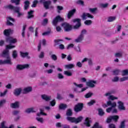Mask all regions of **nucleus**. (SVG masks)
<instances>
[{
  "label": "nucleus",
  "instance_id": "1",
  "mask_svg": "<svg viewBox=\"0 0 128 128\" xmlns=\"http://www.w3.org/2000/svg\"><path fill=\"white\" fill-rule=\"evenodd\" d=\"M72 110L71 108H68L66 112V120L68 122H70L72 124H78L84 118L82 116H80L77 118L75 117H72Z\"/></svg>",
  "mask_w": 128,
  "mask_h": 128
},
{
  "label": "nucleus",
  "instance_id": "2",
  "mask_svg": "<svg viewBox=\"0 0 128 128\" xmlns=\"http://www.w3.org/2000/svg\"><path fill=\"white\" fill-rule=\"evenodd\" d=\"M4 8L5 10H14L15 12H16L18 14V17L20 18L21 16H22V14L20 12V7H16L12 4H9V5H6L4 6Z\"/></svg>",
  "mask_w": 128,
  "mask_h": 128
},
{
  "label": "nucleus",
  "instance_id": "3",
  "mask_svg": "<svg viewBox=\"0 0 128 128\" xmlns=\"http://www.w3.org/2000/svg\"><path fill=\"white\" fill-rule=\"evenodd\" d=\"M1 56L4 58H6V60H0V64H12V59L10 58V57L6 55L4 56L3 53L1 54Z\"/></svg>",
  "mask_w": 128,
  "mask_h": 128
},
{
  "label": "nucleus",
  "instance_id": "4",
  "mask_svg": "<svg viewBox=\"0 0 128 128\" xmlns=\"http://www.w3.org/2000/svg\"><path fill=\"white\" fill-rule=\"evenodd\" d=\"M108 106H111V107H110L106 109V112H108V114H110V112H112V108L116 106V102H112V101L109 100L107 102V105L105 104V106L106 107Z\"/></svg>",
  "mask_w": 128,
  "mask_h": 128
},
{
  "label": "nucleus",
  "instance_id": "5",
  "mask_svg": "<svg viewBox=\"0 0 128 128\" xmlns=\"http://www.w3.org/2000/svg\"><path fill=\"white\" fill-rule=\"evenodd\" d=\"M16 48V46H12L10 44L7 45L6 46V49L3 50L2 52V54H3V56H9V58H10V50H12V48Z\"/></svg>",
  "mask_w": 128,
  "mask_h": 128
},
{
  "label": "nucleus",
  "instance_id": "6",
  "mask_svg": "<svg viewBox=\"0 0 128 128\" xmlns=\"http://www.w3.org/2000/svg\"><path fill=\"white\" fill-rule=\"evenodd\" d=\"M64 19L62 18L60 15L57 16L52 22V24H53L54 26H58V22H64Z\"/></svg>",
  "mask_w": 128,
  "mask_h": 128
},
{
  "label": "nucleus",
  "instance_id": "7",
  "mask_svg": "<svg viewBox=\"0 0 128 128\" xmlns=\"http://www.w3.org/2000/svg\"><path fill=\"white\" fill-rule=\"evenodd\" d=\"M86 29H84L82 30L80 35L78 36V38L75 40V42H82L84 40V34H86Z\"/></svg>",
  "mask_w": 128,
  "mask_h": 128
},
{
  "label": "nucleus",
  "instance_id": "8",
  "mask_svg": "<svg viewBox=\"0 0 128 128\" xmlns=\"http://www.w3.org/2000/svg\"><path fill=\"white\" fill-rule=\"evenodd\" d=\"M84 108V103H78L74 107V110L76 112H82Z\"/></svg>",
  "mask_w": 128,
  "mask_h": 128
},
{
  "label": "nucleus",
  "instance_id": "9",
  "mask_svg": "<svg viewBox=\"0 0 128 128\" xmlns=\"http://www.w3.org/2000/svg\"><path fill=\"white\" fill-rule=\"evenodd\" d=\"M62 26H64L65 32H70L72 30V26L67 22H64L62 24Z\"/></svg>",
  "mask_w": 128,
  "mask_h": 128
},
{
  "label": "nucleus",
  "instance_id": "10",
  "mask_svg": "<svg viewBox=\"0 0 128 128\" xmlns=\"http://www.w3.org/2000/svg\"><path fill=\"white\" fill-rule=\"evenodd\" d=\"M50 4H52V1L49 0L46 1L43 6L46 10H54V6Z\"/></svg>",
  "mask_w": 128,
  "mask_h": 128
},
{
  "label": "nucleus",
  "instance_id": "11",
  "mask_svg": "<svg viewBox=\"0 0 128 128\" xmlns=\"http://www.w3.org/2000/svg\"><path fill=\"white\" fill-rule=\"evenodd\" d=\"M80 20H81L80 18H75L72 20L73 22H78V24L74 26L73 27L74 30H78V28H79L80 26H82Z\"/></svg>",
  "mask_w": 128,
  "mask_h": 128
},
{
  "label": "nucleus",
  "instance_id": "12",
  "mask_svg": "<svg viewBox=\"0 0 128 128\" xmlns=\"http://www.w3.org/2000/svg\"><path fill=\"white\" fill-rule=\"evenodd\" d=\"M76 12V8H74L68 12L67 14V18L68 20H70L72 16H74V14Z\"/></svg>",
  "mask_w": 128,
  "mask_h": 128
},
{
  "label": "nucleus",
  "instance_id": "13",
  "mask_svg": "<svg viewBox=\"0 0 128 128\" xmlns=\"http://www.w3.org/2000/svg\"><path fill=\"white\" fill-rule=\"evenodd\" d=\"M16 22V20H14V18H12L10 16L8 17L7 20H6V26H14V24H12V22Z\"/></svg>",
  "mask_w": 128,
  "mask_h": 128
},
{
  "label": "nucleus",
  "instance_id": "14",
  "mask_svg": "<svg viewBox=\"0 0 128 128\" xmlns=\"http://www.w3.org/2000/svg\"><path fill=\"white\" fill-rule=\"evenodd\" d=\"M29 67H30V65L28 64H25L24 65L18 64L16 66V68L17 70H20L24 68H28Z\"/></svg>",
  "mask_w": 128,
  "mask_h": 128
},
{
  "label": "nucleus",
  "instance_id": "15",
  "mask_svg": "<svg viewBox=\"0 0 128 128\" xmlns=\"http://www.w3.org/2000/svg\"><path fill=\"white\" fill-rule=\"evenodd\" d=\"M118 108L120 110H126V107L124 106V102L122 101L118 102Z\"/></svg>",
  "mask_w": 128,
  "mask_h": 128
},
{
  "label": "nucleus",
  "instance_id": "16",
  "mask_svg": "<svg viewBox=\"0 0 128 128\" xmlns=\"http://www.w3.org/2000/svg\"><path fill=\"white\" fill-rule=\"evenodd\" d=\"M94 84H96V81L91 80L86 82V85L88 86H90V88H94L96 86Z\"/></svg>",
  "mask_w": 128,
  "mask_h": 128
},
{
  "label": "nucleus",
  "instance_id": "17",
  "mask_svg": "<svg viewBox=\"0 0 128 128\" xmlns=\"http://www.w3.org/2000/svg\"><path fill=\"white\" fill-rule=\"evenodd\" d=\"M22 88H17L14 90V94L16 96H18L22 93Z\"/></svg>",
  "mask_w": 128,
  "mask_h": 128
},
{
  "label": "nucleus",
  "instance_id": "18",
  "mask_svg": "<svg viewBox=\"0 0 128 128\" xmlns=\"http://www.w3.org/2000/svg\"><path fill=\"white\" fill-rule=\"evenodd\" d=\"M10 106L12 108H20V102H16L14 103H12L10 104Z\"/></svg>",
  "mask_w": 128,
  "mask_h": 128
},
{
  "label": "nucleus",
  "instance_id": "19",
  "mask_svg": "<svg viewBox=\"0 0 128 128\" xmlns=\"http://www.w3.org/2000/svg\"><path fill=\"white\" fill-rule=\"evenodd\" d=\"M12 29H6L4 30V36H10V34H12Z\"/></svg>",
  "mask_w": 128,
  "mask_h": 128
},
{
  "label": "nucleus",
  "instance_id": "20",
  "mask_svg": "<svg viewBox=\"0 0 128 128\" xmlns=\"http://www.w3.org/2000/svg\"><path fill=\"white\" fill-rule=\"evenodd\" d=\"M41 96L42 99L44 100H46V102H50V100L52 98V96H48L46 94H42Z\"/></svg>",
  "mask_w": 128,
  "mask_h": 128
},
{
  "label": "nucleus",
  "instance_id": "21",
  "mask_svg": "<svg viewBox=\"0 0 128 128\" xmlns=\"http://www.w3.org/2000/svg\"><path fill=\"white\" fill-rule=\"evenodd\" d=\"M111 118H112V122H118L120 118V116L118 115L111 116Z\"/></svg>",
  "mask_w": 128,
  "mask_h": 128
},
{
  "label": "nucleus",
  "instance_id": "22",
  "mask_svg": "<svg viewBox=\"0 0 128 128\" xmlns=\"http://www.w3.org/2000/svg\"><path fill=\"white\" fill-rule=\"evenodd\" d=\"M32 87H28L22 90V93L24 94H28V92H32Z\"/></svg>",
  "mask_w": 128,
  "mask_h": 128
},
{
  "label": "nucleus",
  "instance_id": "23",
  "mask_svg": "<svg viewBox=\"0 0 128 128\" xmlns=\"http://www.w3.org/2000/svg\"><path fill=\"white\" fill-rule=\"evenodd\" d=\"M34 11L32 10H30V11L28 12V18H34Z\"/></svg>",
  "mask_w": 128,
  "mask_h": 128
},
{
  "label": "nucleus",
  "instance_id": "24",
  "mask_svg": "<svg viewBox=\"0 0 128 128\" xmlns=\"http://www.w3.org/2000/svg\"><path fill=\"white\" fill-rule=\"evenodd\" d=\"M60 42H64V40L62 39H58V40H54V46H60Z\"/></svg>",
  "mask_w": 128,
  "mask_h": 128
},
{
  "label": "nucleus",
  "instance_id": "25",
  "mask_svg": "<svg viewBox=\"0 0 128 128\" xmlns=\"http://www.w3.org/2000/svg\"><path fill=\"white\" fill-rule=\"evenodd\" d=\"M84 124L88 128L90 126V118H86Z\"/></svg>",
  "mask_w": 128,
  "mask_h": 128
},
{
  "label": "nucleus",
  "instance_id": "26",
  "mask_svg": "<svg viewBox=\"0 0 128 128\" xmlns=\"http://www.w3.org/2000/svg\"><path fill=\"white\" fill-rule=\"evenodd\" d=\"M66 108H68V105H66V104H60L59 105V110H64Z\"/></svg>",
  "mask_w": 128,
  "mask_h": 128
},
{
  "label": "nucleus",
  "instance_id": "27",
  "mask_svg": "<svg viewBox=\"0 0 128 128\" xmlns=\"http://www.w3.org/2000/svg\"><path fill=\"white\" fill-rule=\"evenodd\" d=\"M98 114L100 116H104V110L102 108H98Z\"/></svg>",
  "mask_w": 128,
  "mask_h": 128
},
{
  "label": "nucleus",
  "instance_id": "28",
  "mask_svg": "<svg viewBox=\"0 0 128 128\" xmlns=\"http://www.w3.org/2000/svg\"><path fill=\"white\" fill-rule=\"evenodd\" d=\"M25 112L27 114H30V112H36V111L34 110V108H27Z\"/></svg>",
  "mask_w": 128,
  "mask_h": 128
},
{
  "label": "nucleus",
  "instance_id": "29",
  "mask_svg": "<svg viewBox=\"0 0 128 128\" xmlns=\"http://www.w3.org/2000/svg\"><path fill=\"white\" fill-rule=\"evenodd\" d=\"M26 25H24L23 26V28L22 30V38H25V33H26Z\"/></svg>",
  "mask_w": 128,
  "mask_h": 128
},
{
  "label": "nucleus",
  "instance_id": "30",
  "mask_svg": "<svg viewBox=\"0 0 128 128\" xmlns=\"http://www.w3.org/2000/svg\"><path fill=\"white\" fill-rule=\"evenodd\" d=\"M118 128H126V120H124L123 121H122L120 124V125L118 126Z\"/></svg>",
  "mask_w": 128,
  "mask_h": 128
},
{
  "label": "nucleus",
  "instance_id": "31",
  "mask_svg": "<svg viewBox=\"0 0 128 128\" xmlns=\"http://www.w3.org/2000/svg\"><path fill=\"white\" fill-rule=\"evenodd\" d=\"M12 56L13 58H14V60H16V58H18V52L16 50H13L12 54Z\"/></svg>",
  "mask_w": 128,
  "mask_h": 128
},
{
  "label": "nucleus",
  "instance_id": "32",
  "mask_svg": "<svg viewBox=\"0 0 128 128\" xmlns=\"http://www.w3.org/2000/svg\"><path fill=\"white\" fill-rule=\"evenodd\" d=\"M20 56L22 58H24L26 56H28V52H20Z\"/></svg>",
  "mask_w": 128,
  "mask_h": 128
},
{
  "label": "nucleus",
  "instance_id": "33",
  "mask_svg": "<svg viewBox=\"0 0 128 128\" xmlns=\"http://www.w3.org/2000/svg\"><path fill=\"white\" fill-rule=\"evenodd\" d=\"M28 6H30V2L29 1H25L24 5V10H26L28 8Z\"/></svg>",
  "mask_w": 128,
  "mask_h": 128
},
{
  "label": "nucleus",
  "instance_id": "34",
  "mask_svg": "<svg viewBox=\"0 0 128 128\" xmlns=\"http://www.w3.org/2000/svg\"><path fill=\"white\" fill-rule=\"evenodd\" d=\"M12 4H15L16 6H18L20 2V0H10Z\"/></svg>",
  "mask_w": 128,
  "mask_h": 128
},
{
  "label": "nucleus",
  "instance_id": "35",
  "mask_svg": "<svg viewBox=\"0 0 128 128\" xmlns=\"http://www.w3.org/2000/svg\"><path fill=\"white\" fill-rule=\"evenodd\" d=\"M66 68H68V70H70L74 68V64H69L65 65Z\"/></svg>",
  "mask_w": 128,
  "mask_h": 128
},
{
  "label": "nucleus",
  "instance_id": "36",
  "mask_svg": "<svg viewBox=\"0 0 128 128\" xmlns=\"http://www.w3.org/2000/svg\"><path fill=\"white\" fill-rule=\"evenodd\" d=\"M76 4H80V6H84V2L82 0H78L76 2Z\"/></svg>",
  "mask_w": 128,
  "mask_h": 128
},
{
  "label": "nucleus",
  "instance_id": "37",
  "mask_svg": "<svg viewBox=\"0 0 128 128\" xmlns=\"http://www.w3.org/2000/svg\"><path fill=\"white\" fill-rule=\"evenodd\" d=\"M114 76H118L120 70L118 69H116L112 72Z\"/></svg>",
  "mask_w": 128,
  "mask_h": 128
},
{
  "label": "nucleus",
  "instance_id": "38",
  "mask_svg": "<svg viewBox=\"0 0 128 128\" xmlns=\"http://www.w3.org/2000/svg\"><path fill=\"white\" fill-rule=\"evenodd\" d=\"M64 74L65 76H72V72H70V71H64Z\"/></svg>",
  "mask_w": 128,
  "mask_h": 128
},
{
  "label": "nucleus",
  "instance_id": "39",
  "mask_svg": "<svg viewBox=\"0 0 128 128\" xmlns=\"http://www.w3.org/2000/svg\"><path fill=\"white\" fill-rule=\"evenodd\" d=\"M122 76H128V70H122Z\"/></svg>",
  "mask_w": 128,
  "mask_h": 128
},
{
  "label": "nucleus",
  "instance_id": "40",
  "mask_svg": "<svg viewBox=\"0 0 128 128\" xmlns=\"http://www.w3.org/2000/svg\"><path fill=\"white\" fill-rule=\"evenodd\" d=\"M106 124H110L112 122V116H109L106 120Z\"/></svg>",
  "mask_w": 128,
  "mask_h": 128
},
{
  "label": "nucleus",
  "instance_id": "41",
  "mask_svg": "<svg viewBox=\"0 0 128 128\" xmlns=\"http://www.w3.org/2000/svg\"><path fill=\"white\" fill-rule=\"evenodd\" d=\"M116 18V16H110L108 18V22H114V20H115Z\"/></svg>",
  "mask_w": 128,
  "mask_h": 128
},
{
  "label": "nucleus",
  "instance_id": "42",
  "mask_svg": "<svg viewBox=\"0 0 128 128\" xmlns=\"http://www.w3.org/2000/svg\"><path fill=\"white\" fill-rule=\"evenodd\" d=\"M6 100L5 99L0 100V106H2L6 104Z\"/></svg>",
  "mask_w": 128,
  "mask_h": 128
},
{
  "label": "nucleus",
  "instance_id": "43",
  "mask_svg": "<svg viewBox=\"0 0 128 128\" xmlns=\"http://www.w3.org/2000/svg\"><path fill=\"white\" fill-rule=\"evenodd\" d=\"M92 24V22L91 20H86L84 22V24H86V26H90Z\"/></svg>",
  "mask_w": 128,
  "mask_h": 128
},
{
  "label": "nucleus",
  "instance_id": "44",
  "mask_svg": "<svg viewBox=\"0 0 128 128\" xmlns=\"http://www.w3.org/2000/svg\"><path fill=\"white\" fill-rule=\"evenodd\" d=\"M50 32H51L50 28H49L48 31L43 32L42 34V36H48V35L50 34Z\"/></svg>",
  "mask_w": 128,
  "mask_h": 128
},
{
  "label": "nucleus",
  "instance_id": "45",
  "mask_svg": "<svg viewBox=\"0 0 128 128\" xmlns=\"http://www.w3.org/2000/svg\"><path fill=\"white\" fill-rule=\"evenodd\" d=\"M96 8H90L89 10L92 14H94L95 12H96Z\"/></svg>",
  "mask_w": 128,
  "mask_h": 128
},
{
  "label": "nucleus",
  "instance_id": "46",
  "mask_svg": "<svg viewBox=\"0 0 128 128\" xmlns=\"http://www.w3.org/2000/svg\"><path fill=\"white\" fill-rule=\"evenodd\" d=\"M38 2L36 0H34L32 3V8H36V4H38Z\"/></svg>",
  "mask_w": 128,
  "mask_h": 128
},
{
  "label": "nucleus",
  "instance_id": "47",
  "mask_svg": "<svg viewBox=\"0 0 128 128\" xmlns=\"http://www.w3.org/2000/svg\"><path fill=\"white\" fill-rule=\"evenodd\" d=\"M94 104H96V100H91L90 102L88 103V106H92Z\"/></svg>",
  "mask_w": 128,
  "mask_h": 128
},
{
  "label": "nucleus",
  "instance_id": "48",
  "mask_svg": "<svg viewBox=\"0 0 128 128\" xmlns=\"http://www.w3.org/2000/svg\"><path fill=\"white\" fill-rule=\"evenodd\" d=\"M12 38V37H10V36H8V37L6 38V42H8L9 44H10Z\"/></svg>",
  "mask_w": 128,
  "mask_h": 128
},
{
  "label": "nucleus",
  "instance_id": "49",
  "mask_svg": "<svg viewBox=\"0 0 128 128\" xmlns=\"http://www.w3.org/2000/svg\"><path fill=\"white\" fill-rule=\"evenodd\" d=\"M39 58H44V52H41L38 56Z\"/></svg>",
  "mask_w": 128,
  "mask_h": 128
},
{
  "label": "nucleus",
  "instance_id": "50",
  "mask_svg": "<svg viewBox=\"0 0 128 128\" xmlns=\"http://www.w3.org/2000/svg\"><path fill=\"white\" fill-rule=\"evenodd\" d=\"M6 122L3 121L0 124V128H6L7 127L6 126Z\"/></svg>",
  "mask_w": 128,
  "mask_h": 128
},
{
  "label": "nucleus",
  "instance_id": "51",
  "mask_svg": "<svg viewBox=\"0 0 128 128\" xmlns=\"http://www.w3.org/2000/svg\"><path fill=\"white\" fill-rule=\"evenodd\" d=\"M109 100H118V97H114L112 95H110L109 96Z\"/></svg>",
  "mask_w": 128,
  "mask_h": 128
},
{
  "label": "nucleus",
  "instance_id": "52",
  "mask_svg": "<svg viewBox=\"0 0 128 128\" xmlns=\"http://www.w3.org/2000/svg\"><path fill=\"white\" fill-rule=\"evenodd\" d=\"M101 8H108V4L106 3V4H100Z\"/></svg>",
  "mask_w": 128,
  "mask_h": 128
},
{
  "label": "nucleus",
  "instance_id": "53",
  "mask_svg": "<svg viewBox=\"0 0 128 128\" xmlns=\"http://www.w3.org/2000/svg\"><path fill=\"white\" fill-rule=\"evenodd\" d=\"M92 96V93L88 92L85 95V98H90V96Z\"/></svg>",
  "mask_w": 128,
  "mask_h": 128
},
{
  "label": "nucleus",
  "instance_id": "54",
  "mask_svg": "<svg viewBox=\"0 0 128 128\" xmlns=\"http://www.w3.org/2000/svg\"><path fill=\"white\" fill-rule=\"evenodd\" d=\"M51 58L53 60H58V56L54 54L51 56Z\"/></svg>",
  "mask_w": 128,
  "mask_h": 128
},
{
  "label": "nucleus",
  "instance_id": "55",
  "mask_svg": "<svg viewBox=\"0 0 128 128\" xmlns=\"http://www.w3.org/2000/svg\"><path fill=\"white\" fill-rule=\"evenodd\" d=\"M36 120L38 122H41V124L44 122V118H36Z\"/></svg>",
  "mask_w": 128,
  "mask_h": 128
},
{
  "label": "nucleus",
  "instance_id": "56",
  "mask_svg": "<svg viewBox=\"0 0 128 128\" xmlns=\"http://www.w3.org/2000/svg\"><path fill=\"white\" fill-rule=\"evenodd\" d=\"M116 58H122V53L117 52L115 54Z\"/></svg>",
  "mask_w": 128,
  "mask_h": 128
},
{
  "label": "nucleus",
  "instance_id": "57",
  "mask_svg": "<svg viewBox=\"0 0 128 128\" xmlns=\"http://www.w3.org/2000/svg\"><path fill=\"white\" fill-rule=\"evenodd\" d=\"M13 116H16V114H20V110H15L12 112Z\"/></svg>",
  "mask_w": 128,
  "mask_h": 128
},
{
  "label": "nucleus",
  "instance_id": "58",
  "mask_svg": "<svg viewBox=\"0 0 128 128\" xmlns=\"http://www.w3.org/2000/svg\"><path fill=\"white\" fill-rule=\"evenodd\" d=\"M128 80V76H124L122 78H120V82H124V80Z\"/></svg>",
  "mask_w": 128,
  "mask_h": 128
},
{
  "label": "nucleus",
  "instance_id": "59",
  "mask_svg": "<svg viewBox=\"0 0 128 128\" xmlns=\"http://www.w3.org/2000/svg\"><path fill=\"white\" fill-rule=\"evenodd\" d=\"M17 42L16 38H12L10 44H16Z\"/></svg>",
  "mask_w": 128,
  "mask_h": 128
},
{
  "label": "nucleus",
  "instance_id": "60",
  "mask_svg": "<svg viewBox=\"0 0 128 128\" xmlns=\"http://www.w3.org/2000/svg\"><path fill=\"white\" fill-rule=\"evenodd\" d=\"M50 104L52 106H56V100H54L50 102Z\"/></svg>",
  "mask_w": 128,
  "mask_h": 128
},
{
  "label": "nucleus",
  "instance_id": "61",
  "mask_svg": "<svg viewBox=\"0 0 128 128\" xmlns=\"http://www.w3.org/2000/svg\"><path fill=\"white\" fill-rule=\"evenodd\" d=\"M99 126L98 122H96L92 128H98Z\"/></svg>",
  "mask_w": 128,
  "mask_h": 128
},
{
  "label": "nucleus",
  "instance_id": "62",
  "mask_svg": "<svg viewBox=\"0 0 128 128\" xmlns=\"http://www.w3.org/2000/svg\"><path fill=\"white\" fill-rule=\"evenodd\" d=\"M86 16H86V13H83V14L82 16V20H86Z\"/></svg>",
  "mask_w": 128,
  "mask_h": 128
},
{
  "label": "nucleus",
  "instance_id": "63",
  "mask_svg": "<svg viewBox=\"0 0 128 128\" xmlns=\"http://www.w3.org/2000/svg\"><path fill=\"white\" fill-rule=\"evenodd\" d=\"M58 77L59 80L64 78V76H62V74L60 73L58 74Z\"/></svg>",
  "mask_w": 128,
  "mask_h": 128
},
{
  "label": "nucleus",
  "instance_id": "64",
  "mask_svg": "<svg viewBox=\"0 0 128 128\" xmlns=\"http://www.w3.org/2000/svg\"><path fill=\"white\" fill-rule=\"evenodd\" d=\"M108 128H116V125L114 124H109Z\"/></svg>",
  "mask_w": 128,
  "mask_h": 128
}]
</instances>
